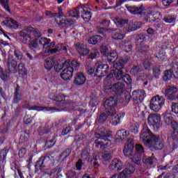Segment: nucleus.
I'll list each match as a JSON object with an SVG mask.
<instances>
[{"instance_id":"39","label":"nucleus","mask_w":178,"mask_h":178,"mask_svg":"<svg viewBox=\"0 0 178 178\" xmlns=\"http://www.w3.org/2000/svg\"><path fill=\"white\" fill-rule=\"evenodd\" d=\"M135 154L138 155V156H141L145 151L144 150V147L142 145L137 144L135 147Z\"/></svg>"},{"instance_id":"57","label":"nucleus","mask_w":178,"mask_h":178,"mask_svg":"<svg viewBox=\"0 0 178 178\" xmlns=\"http://www.w3.org/2000/svg\"><path fill=\"white\" fill-rule=\"evenodd\" d=\"M49 42H51V39H48L47 38H41L39 41L40 45H43V48H45V45H47V44Z\"/></svg>"},{"instance_id":"29","label":"nucleus","mask_w":178,"mask_h":178,"mask_svg":"<svg viewBox=\"0 0 178 178\" xmlns=\"http://www.w3.org/2000/svg\"><path fill=\"white\" fill-rule=\"evenodd\" d=\"M65 17H75L76 19H79V17H80V8L71 10L65 15Z\"/></svg>"},{"instance_id":"1","label":"nucleus","mask_w":178,"mask_h":178,"mask_svg":"<svg viewBox=\"0 0 178 178\" xmlns=\"http://www.w3.org/2000/svg\"><path fill=\"white\" fill-rule=\"evenodd\" d=\"M140 140L150 151L161 150L165 145L163 140H161V136L152 134L147 124H143V129L140 132Z\"/></svg>"},{"instance_id":"22","label":"nucleus","mask_w":178,"mask_h":178,"mask_svg":"<svg viewBox=\"0 0 178 178\" xmlns=\"http://www.w3.org/2000/svg\"><path fill=\"white\" fill-rule=\"evenodd\" d=\"M80 15L82 17V19L84 20V22H90L91 19V12L81 8H79Z\"/></svg>"},{"instance_id":"19","label":"nucleus","mask_w":178,"mask_h":178,"mask_svg":"<svg viewBox=\"0 0 178 178\" xmlns=\"http://www.w3.org/2000/svg\"><path fill=\"white\" fill-rule=\"evenodd\" d=\"M8 69L13 73H16V68L17 67V61L15 60V57L12 55H9L8 58Z\"/></svg>"},{"instance_id":"32","label":"nucleus","mask_w":178,"mask_h":178,"mask_svg":"<svg viewBox=\"0 0 178 178\" xmlns=\"http://www.w3.org/2000/svg\"><path fill=\"white\" fill-rule=\"evenodd\" d=\"M10 73H12L11 70L6 69L4 72L0 74V79L4 82L9 81V80H10Z\"/></svg>"},{"instance_id":"24","label":"nucleus","mask_w":178,"mask_h":178,"mask_svg":"<svg viewBox=\"0 0 178 178\" xmlns=\"http://www.w3.org/2000/svg\"><path fill=\"white\" fill-rule=\"evenodd\" d=\"M127 136H129L127 131L124 129L119 130L116 134V140L118 141H124L127 138Z\"/></svg>"},{"instance_id":"7","label":"nucleus","mask_w":178,"mask_h":178,"mask_svg":"<svg viewBox=\"0 0 178 178\" xmlns=\"http://www.w3.org/2000/svg\"><path fill=\"white\" fill-rule=\"evenodd\" d=\"M134 172H136V167L133 164H129L120 175L114 174L110 178H129Z\"/></svg>"},{"instance_id":"55","label":"nucleus","mask_w":178,"mask_h":178,"mask_svg":"<svg viewBox=\"0 0 178 178\" xmlns=\"http://www.w3.org/2000/svg\"><path fill=\"white\" fill-rule=\"evenodd\" d=\"M9 0H0V3H1L2 6H3L4 9L7 12H10V9H9Z\"/></svg>"},{"instance_id":"20","label":"nucleus","mask_w":178,"mask_h":178,"mask_svg":"<svg viewBox=\"0 0 178 178\" xmlns=\"http://www.w3.org/2000/svg\"><path fill=\"white\" fill-rule=\"evenodd\" d=\"M45 158V156H42L36 162V164L35 165V169L36 172H40V170H41V172H44V170H45V165H44Z\"/></svg>"},{"instance_id":"59","label":"nucleus","mask_w":178,"mask_h":178,"mask_svg":"<svg viewBox=\"0 0 178 178\" xmlns=\"http://www.w3.org/2000/svg\"><path fill=\"white\" fill-rule=\"evenodd\" d=\"M171 111L173 113H175V115H178V103L172 102Z\"/></svg>"},{"instance_id":"62","label":"nucleus","mask_w":178,"mask_h":178,"mask_svg":"<svg viewBox=\"0 0 178 178\" xmlns=\"http://www.w3.org/2000/svg\"><path fill=\"white\" fill-rule=\"evenodd\" d=\"M83 165H84V163H83V159H79L76 163V170H81Z\"/></svg>"},{"instance_id":"10","label":"nucleus","mask_w":178,"mask_h":178,"mask_svg":"<svg viewBox=\"0 0 178 178\" xmlns=\"http://www.w3.org/2000/svg\"><path fill=\"white\" fill-rule=\"evenodd\" d=\"M147 123L156 129L161 127V115L150 114L147 118Z\"/></svg>"},{"instance_id":"52","label":"nucleus","mask_w":178,"mask_h":178,"mask_svg":"<svg viewBox=\"0 0 178 178\" xmlns=\"http://www.w3.org/2000/svg\"><path fill=\"white\" fill-rule=\"evenodd\" d=\"M108 116L109 115L106 112L101 113L98 118L99 123H104L108 119Z\"/></svg>"},{"instance_id":"5","label":"nucleus","mask_w":178,"mask_h":178,"mask_svg":"<svg viewBox=\"0 0 178 178\" xmlns=\"http://www.w3.org/2000/svg\"><path fill=\"white\" fill-rule=\"evenodd\" d=\"M116 105H118V102L113 97H111L105 101L104 104V111L108 116H113L116 114V110L115 109Z\"/></svg>"},{"instance_id":"26","label":"nucleus","mask_w":178,"mask_h":178,"mask_svg":"<svg viewBox=\"0 0 178 178\" xmlns=\"http://www.w3.org/2000/svg\"><path fill=\"white\" fill-rule=\"evenodd\" d=\"M95 144L96 148H99V149H105L106 147H111L112 142L111 140H108L106 143H104L102 141L96 140H95Z\"/></svg>"},{"instance_id":"12","label":"nucleus","mask_w":178,"mask_h":178,"mask_svg":"<svg viewBox=\"0 0 178 178\" xmlns=\"http://www.w3.org/2000/svg\"><path fill=\"white\" fill-rule=\"evenodd\" d=\"M125 8L131 13V15H138V16H140V17L145 16V12H144V7L143 4L139 7L136 6H130L129 5H126Z\"/></svg>"},{"instance_id":"28","label":"nucleus","mask_w":178,"mask_h":178,"mask_svg":"<svg viewBox=\"0 0 178 178\" xmlns=\"http://www.w3.org/2000/svg\"><path fill=\"white\" fill-rule=\"evenodd\" d=\"M141 27V23L140 22H130L127 25L126 30L129 32L130 31H136V30H138Z\"/></svg>"},{"instance_id":"21","label":"nucleus","mask_w":178,"mask_h":178,"mask_svg":"<svg viewBox=\"0 0 178 178\" xmlns=\"http://www.w3.org/2000/svg\"><path fill=\"white\" fill-rule=\"evenodd\" d=\"M81 159L86 162H92V159H91V150H90V148L86 147L82 151Z\"/></svg>"},{"instance_id":"3","label":"nucleus","mask_w":178,"mask_h":178,"mask_svg":"<svg viewBox=\"0 0 178 178\" xmlns=\"http://www.w3.org/2000/svg\"><path fill=\"white\" fill-rule=\"evenodd\" d=\"M134 149V141L133 139H128L127 144L124 146L123 149V153L125 156H131V159L134 163L138 165V166H141V156H138L135 154H132L133 150Z\"/></svg>"},{"instance_id":"27","label":"nucleus","mask_w":178,"mask_h":178,"mask_svg":"<svg viewBox=\"0 0 178 178\" xmlns=\"http://www.w3.org/2000/svg\"><path fill=\"white\" fill-rule=\"evenodd\" d=\"M17 22L10 17L6 18L3 22H1V26H6V27L15 28Z\"/></svg>"},{"instance_id":"23","label":"nucleus","mask_w":178,"mask_h":178,"mask_svg":"<svg viewBox=\"0 0 178 178\" xmlns=\"http://www.w3.org/2000/svg\"><path fill=\"white\" fill-rule=\"evenodd\" d=\"M22 90H20V86L17 85V87L15 90L14 96H13V102L15 104H17L19 101H22Z\"/></svg>"},{"instance_id":"25","label":"nucleus","mask_w":178,"mask_h":178,"mask_svg":"<svg viewBox=\"0 0 178 178\" xmlns=\"http://www.w3.org/2000/svg\"><path fill=\"white\" fill-rule=\"evenodd\" d=\"M136 51L139 54H147V52H149V45L138 44H136Z\"/></svg>"},{"instance_id":"58","label":"nucleus","mask_w":178,"mask_h":178,"mask_svg":"<svg viewBox=\"0 0 178 178\" xmlns=\"http://www.w3.org/2000/svg\"><path fill=\"white\" fill-rule=\"evenodd\" d=\"M70 154H72V149L67 148L65 149V150L62 152L60 156L63 157V159H66V158H67V156H69Z\"/></svg>"},{"instance_id":"44","label":"nucleus","mask_w":178,"mask_h":178,"mask_svg":"<svg viewBox=\"0 0 178 178\" xmlns=\"http://www.w3.org/2000/svg\"><path fill=\"white\" fill-rule=\"evenodd\" d=\"M164 120L166 124H172L175 121V120H173V117L170 113H166L164 115Z\"/></svg>"},{"instance_id":"64","label":"nucleus","mask_w":178,"mask_h":178,"mask_svg":"<svg viewBox=\"0 0 178 178\" xmlns=\"http://www.w3.org/2000/svg\"><path fill=\"white\" fill-rule=\"evenodd\" d=\"M102 158L106 161H109V159H111V158H112V154L110 152H106L102 155Z\"/></svg>"},{"instance_id":"11","label":"nucleus","mask_w":178,"mask_h":178,"mask_svg":"<svg viewBox=\"0 0 178 178\" xmlns=\"http://www.w3.org/2000/svg\"><path fill=\"white\" fill-rule=\"evenodd\" d=\"M108 72L109 65L107 64H102L97 67L95 72V76L101 79V77H105V76L108 74Z\"/></svg>"},{"instance_id":"54","label":"nucleus","mask_w":178,"mask_h":178,"mask_svg":"<svg viewBox=\"0 0 178 178\" xmlns=\"http://www.w3.org/2000/svg\"><path fill=\"white\" fill-rule=\"evenodd\" d=\"M29 138H30V134L27 132H24L21 135L19 140H21L22 143H27Z\"/></svg>"},{"instance_id":"17","label":"nucleus","mask_w":178,"mask_h":178,"mask_svg":"<svg viewBox=\"0 0 178 178\" xmlns=\"http://www.w3.org/2000/svg\"><path fill=\"white\" fill-rule=\"evenodd\" d=\"M86 75L83 72H77L74 76V84L75 86H83L86 83Z\"/></svg>"},{"instance_id":"53","label":"nucleus","mask_w":178,"mask_h":178,"mask_svg":"<svg viewBox=\"0 0 178 178\" xmlns=\"http://www.w3.org/2000/svg\"><path fill=\"white\" fill-rule=\"evenodd\" d=\"M17 69L19 74H22V76H23L26 74V68L24 67V64H23L22 63H20L18 65Z\"/></svg>"},{"instance_id":"63","label":"nucleus","mask_w":178,"mask_h":178,"mask_svg":"<svg viewBox=\"0 0 178 178\" xmlns=\"http://www.w3.org/2000/svg\"><path fill=\"white\" fill-rule=\"evenodd\" d=\"M98 54H99V52H98V50L94 49L89 54L88 58L89 59H94L95 58L97 57V55H98Z\"/></svg>"},{"instance_id":"33","label":"nucleus","mask_w":178,"mask_h":178,"mask_svg":"<svg viewBox=\"0 0 178 178\" xmlns=\"http://www.w3.org/2000/svg\"><path fill=\"white\" fill-rule=\"evenodd\" d=\"M57 105L60 108H62V107L68 108L69 109H71V110L76 109V104H74V102L72 101L67 102L66 103H61Z\"/></svg>"},{"instance_id":"49","label":"nucleus","mask_w":178,"mask_h":178,"mask_svg":"<svg viewBox=\"0 0 178 178\" xmlns=\"http://www.w3.org/2000/svg\"><path fill=\"white\" fill-rule=\"evenodd\" d=\"M135 40L137 44H143V42L145 41V35H143V34L137 35Z\"/></svg>"},{"instance_id":"9","label":"nucleus","mask_w":178,"mask_h":178,"mask_svg":"<svg viewBox=\"0 0 178 178\" xmlns=\"http://www.w3.org/2000/svg\"><path fill=\"white\" fill-rule=\"evenodd\" d=\"M132 98L134 104L136 106H138L143 104L144 98H145V91L144 90H134L132 92Z\"/></svg>"},{"instance_id":"18","label":"nucleus","mask_w":178,"mask_h":178,"mask_svg":"<svg viewBox=\"0 0 178 178\" xmlns=\"http://www.w3.org/2000/svg\"><path fill=\"white\" fill-rule=\"evenodd\" d=\"M75 48L77 52L82 56H86V55L90 54V49H88L87 45L84 44L76 43L75 44Z\"/></svg>"},{"instance_id":"4","label":"nucleus","mask_w":178,"mask_h":178,"mask_svg":"<svg viewBox=\"0 0 178 178\" xmlns=\"http://www.w3.org/2000/svg\"><path fill=\"white\" fill-rule=\"evenodd\" d=\"M127 63V60L124 59H120L118 63H115L113 64V67L115 68L114 74L115 79L118 81L122 80L123 76L124 75V71L126 70V67L124 65Z\"/></svg>"},{"instance_id":"45","label":"nucleus","mask_w":178,"mask_h":178,"mask_svg":"<svg viewBox=\"0 0 178 178\" xmlns=\"http://www.w3.org/2000/svg\"><path fill=\"white\" fill-rule=\"evenodd\" d=\"M173 77V73L170 70H165L163 79L164 81H169Z\"/></svg>"},{"instance_id":"16","label":"nucleus","mask_w":178,"mask_h":178,"mask_svg":"<svg viewBox=\"0 0 178 178\" xmlns=\"http://www.w3.org/2000/svg\"><path fill=\"white\" fill-rule=\"evenodd\" d=\"M74 72V69L72 66H68L65 67L60 73V77L65 81L67 80H70L72 77H73V72Z\"/></svg>"},{"instance_id":"61","label":"nucleus","mask_w":178,"mask_h":178,"mask_svg":"<svg viewBox=\"0 0 178 178\" xmlns=\"http://www.w3.org/2000/svg\"><path fill=\"white\" fill-rule=\"evenodd\" d=\"M33 122V118H31L29 115H26L24 118V124H30Z\"/></svg>"},{"instance_id":"60","label":"nucleus","mask_w":178,"mask_h":178,"mask_svg":"<svg viewBox=\"0 0 178 178\" xmlns=\"http://www.w3.org/2000/svg\"><path fill=\"white\" fill-rule=\"evenodd\" d=\"M14 55L15 58H17V60H22V59H23V54H22V51L19 50H15L14 51Z\"/></svg>"},{"instance_id":"2","label":"nucleus","mask_w":178,"mask_h":178,"mask_svg":"<svg viewBox=\"0 0 178 178\" xmlns=\"http://www.w3.org/2000/svg\"><path fill=\"white\" fill-rule=\"evenodd\" d=\"M18 34L20 37V41L23 44H29L30 48L32 49L38 47L37 40L41 38V32L38 29L33 26H24Z\"/></svg>"},{"instance_id":"8","label":"nucleus","mask_w":178,"mask_h":178,"mask_svg":"<svg viewBox=\"0 0 178 178\" xmlns=\"http://www.w3.org/2000/svg\"><path fill=\"white\" fill-rule=\"evenodd\" d=\"M95 137L97 140H103L104 141H111L108 139L109 137H112V131H109L105 127L100 128L98 131L95 133Z\"/></svg>"},{"instance_id":"14","label":"nucleus","mask_w":178,"mask_h":178,"mask_svg":"<svg viewBox=\"0 0 178 178\" xmlns=\"http://www.w3.org/2000/svg\"><path fill=\"white\" fill-rule=\"evenodd\" d=\"M60 61V58H58V55L53 56L44 60V66L47 70H51L55 65L56 62Z\"/></svg>"},{"instance_id":"41","label":"nucleus","mask_w":178,"mask_h":178,"mask_svg":"<svg viewBox=\"0 0 178 178\" xmlns=\"http://www.w3.org/2000/svg\"><path fill=\"white\" fill-rule=\"evenodd\" d=\"M138 129H140V124L138 123L131 124L129 127V131L134 134H137L138 133Z\"/></svg>"},{"instance_id":"34","label":"nucleus","mask_w":178,"mask_h":178,"mask_svg":"<svg viewBox=\"0 0 178 178\" xmlns=\"http://www.w3.org/2000/svg\"><path fill=\"white\" fill-rule=\"evenodd\" d=\"M114 22L116 24L117 27L122 28L123 27V26H124V24H127V23H129V20L124 19L120 17H116L114 19Z\"/></svg>"},{"instance_id":"43","label":"nucleus","mask_w":178,"mask_h":178,"mask_svg":"<svg viewBox=\"0 0 178 178\" xmlns=\"http://www.w3.org/2000/svg\"><path fill=\"white\" fill-rule=\"evenodd\" d=\"M142 162L145 165H149L150 166L154 164V159L147 156H143Z\"/></svg>"},{"instance_id":"36","label":"nucleus","mask_w":178,"mask_h":178,"mask_svg":"<svg viewBox=\"0 0 178 178\" xmlns=\"http://www.w3.org/2000/svg\"><path fill=\"white\" fill-rule=\"evenodd\" d=\"M144 70V68L141 65H136L130 70V73L134 76H137L138 73H141Z\"/></svg>"},{"instance_id":"47","label":"nucleus","mask_w":178,"mask_h":178,"mask_svg":"<svg viewBox=\"0 0 178 178\" xmlns=\"http://www.w3.org/2000/svg\"><path fill=\"white\" fill-rule=\"evenodd\" d=\"M152 65V60L151 58H145L143 61V66L145 70H149Z\"/></svg>"},{"instance_id":"31","label":"nucleus","mask_w":178,"mask_h":178,"mask_svg":"<svg viewBox=\"0 0 178 178\" xmlns=\"http://www.w3.org/2000/svg\"><path fill=\"white\" fill-rule=\"evenodd\" d=\"M102 40H103L102 36L96 35L92 36L90 39H88V42L89 44H91V45H95L97 44H99V42H101Z\"/></svg>"},{"instance_id":"51","label":"nucleus","mask_w":178,"mask_h":178,"mask_svg":"<svg viewBox=\"0 0 178 178\" xmlns=\"http://www.w3.org/2000/svg\"><path fill=\"white\" fill-rule=\"evenodd\" d=\"M54 101H56V105H57L58 106L59 104H63V102L65 101V97H63L61 95H59L54 98Z\"/></svg>"},{"instance_id":"30","label":"nucleus","mask_w":178,"mask_h":178,"mask_svg":"<svg viewBox=\"0 0 178 178\" xmlns=\"http://www.w3.org/2000/svg\"><path fill=\"white\" fill-rule=\"evenodd\" d=\"M118 60V53L116 51H112L107 54V60L110 65H115V63Z\"/></svg>"},{"instance_id":"56","label":"nucleus","mask_w":178,"mask_h":178,"mask_svg":"<svg viewBox=\"0 0 178 178\" xmlns=\"http://www.w3.org/2000/svg\"><path fill=\"white\" fill-rule=\"evenodd\" d=\"M121 80H123L127 84H131V77L129 74H124V76H122V79Z\"/></svg>"},{"instance_id":"42","label":"nucleus","mask_w":178,"mask_h":178,"mask_svg":"<svg viewBox=\"0 0 178 178\" xmlns=\"http://www.w3.org/2000/svg\"><path fill=\"white\" fill-rule=\"evenodd\" d=\"M153 76L156 79H159V76H161V65H155L153 67Z\"/></svg>"},{"instance_id":"46","label":"nucleus","mask_w":178,"mask_h":178,"mask_svg":"<svg viewBox=\"0 0 178 178\" xmlns=\"http://www.w3.org/2000/svg\"><path fill=\"white\" fill-rule=\"evenodd\" d=\"M178 90L175 86H168L165 89V94L176 95Z\"/></svg>"},{"instance_id":"13","label":"nucleus","mask_w":178,"mask_h":178,"mask_svg":"<svg viewBox=\"0 0 178 178\" xmlns=\"http://www.w3.org/2000/svg\"><path fill=\"white\" fill-rule=\"evenodd\" d=\"M124 164L119 159H114L108 165L110 170H114V172H120L123 169Z\"/></svg>"},{"instance_id":"38","label":"nucleus","mask_w":178,"mask_h":178,"mask_svg":"<svg viewBox=\"0 0 178 178\" xmlns=\"http://www.w3.org/2000/svg\"><path fill=\"white\" fill-rule=\"evenodd\" d=\"M165 23H175L176 22V16L172 14L165 15L163 19Z\"/></svg>"},{"instance_id":"35","label":"nucleus","mask_w":178,"mask_h":178,"mask_svg":"<svg viewBox=\"0 0 178 178\" xmlns=\"http://www.w3.org/2000/svg\"><path fill=\"white\" fill-rule=\"evenodd\" d=\"M115 115L111 116L112 118L110 120V123H111L113 126H118V124L120 123V118H123L122 115Z\"/></svg>"},{"instance_id":"48","label":"nucleus","mask_w":178,"mask_h":178,"mask_svg":"<svg viewBox=\"0 0 178 178\" xmlns=\"http://www.w3.org/2000/svg\"><path fill=\"white\" fill-rule=\"evenodd\" d=\"M100 52L104 56H106L109 54V48L106 44H102L100 47Z\"/></svg>"},{"instance_id":"40","label":"nucleus","mask_w":178,"mask_h":178,"mask_svg":"<svg viewBox=\"0 0 178 178\" xmlns=\"http://www.w3.org/2000/svg\"><path fill=\"white\" fill-rule=\"evenodd\" d=\"M171 70L174 77L178 79V62L172 63Z\"/></svg>"},{"instance_id":"15","label":"nucleus","mask_w":178,"mask_h":178,"mask_svg":"<svg viewBox=\"0 0 178 178\" xmlns=\"http://www.w3.org/2000/svg\"><path fill=\"white\" fill-rule=\"evenodd\" d=\"M111 90H112L116 95H122V94L126 91V86L123 83L117 82L112 85Z\"/></svg>"},{"instance_id":"50","label":"nucleus","mask_w":178,"mask_h":178,"mask_svg":"<svg viewBox=\"0 0 178 178\" xmlns=\"http://www.w3.org/2000/svg\"><path fill=\"white\" fill-rule=\"evenodd\" d=\"M147 15H149L152 16V17H153V19H155V15H158L159 16V15H161V13L156 12V10H155V8H148L147 10Z\"/></svg>"},{"instance_id":"37","label":"nucleus","mask_w":178,"mask_h":178,"mask_svg":"<svg viewBox=\"0 0 178 178\" xmlns=\"http://www.w3.org/2000/svg\"><path fill=\"white\" fill-rule=\"evenodd\" d=\"M115 33L113 35V38L114 40H123L126 37L125 33H122L120 29H115Z\"/></svg>"},{"instance_id":"6","label":"nucleus","mask_w":178,"mask_h":178,"mask_svg":"<svg viewBox=\"0 0 178 178\" xmlns=\"http://www.w3.org/2000/svg\"><path fill=\"white\" fill-rule=\"evenodd\" d=\"M163 105H165V98L163 97H160L159 95H157L151 99L149 106L154 112H159Z\"/></svg>"}]
</instances>
